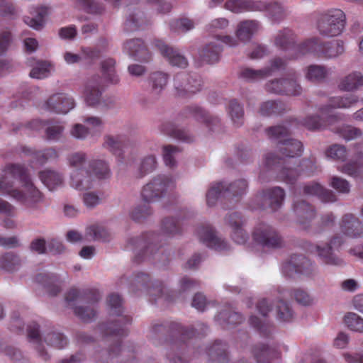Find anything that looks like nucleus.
<instances>
[{
    "mask_svg": "<svg viewBox=\"0 0 363 363\" xmlns=\"http://www.w3.org/2000/svg\"><path fill=\"white\" fill-rule=\"evenodd\" d=\"M107 303L113 311V314H116L118 318L111 323L99 324L96 330L103 338L111 342L107 351L104 354V360L108 363L109 359L116 357L121 352L120 337L127 335L125 325L130 323L131 318L121 315L122 298L118 294H110L107 298Z\"/></svg>",
    "mask_w": 363,
    "mask_h": 363,
    "instance_id": "1",
    "label": "nucleus"
},
{
    "mask_svg": "<svg viewBox=\"0 0 363 363\" xmlns=\"http://www.w3.org/2000/svg\"><path fill=\"white\" fill-rule=\"evenodd\" d=\"M6 171L18 177L21 186L13 194V199L27 209L35 211L45 201L44 194L35 185L26 169L21 164H11Z\"/></svg>",
    "mask_w": 363,
    "mask_h": 363,
    "instance_id": "2",
    "label": "nucleus"
},
{
    "mask_svg": "<svg viewBox=\"0 0 363 363\" xmlns=\"http://www.w3.org/2000/svg\"><path fill=\"white\" fill-rule=\"evenodd\" d=\"M295 57H301L308 53L316 52L318 56L325 59H334L342 55L345 51V43L340 39L328 42H321L319 38L312 37L301 42L296 47Z\"/></svg>",
    "mask_w": 363,
    "mask_h": 363,
    "instance_id": "3",
    "label": "nucleus"
},
{
    "mask_svg": "<svg viewBox=\"0 0 363 363\" xmlns=\"http://www.w3.org/2000/svg\"><path fill=\"white\" fill-rule=\"evenodd\" d=\"M346 26V15L340 9H333L320 13L316 21V29L324 38L341 35Z\"/></svg>",
    "mask_w": 363,
    "mask_h": 363,
    "instance_id": "4",
    "label": "nucleus"
},
{
    "mask_svg": "<svg viewBox=\"0 0 363 363\" xmlns=\"http://www.w3.org/2000/svg\"><path fill=\"white\" fill-rule=\"evenodd\" d=\"M266 132L271 139L279 140L278 152L286 162L288 159L298 157L302 155L303 147L301 141L284 138L289 134V129L287 127L273 126L267 128Z\"/></svg>",
    "mask_w": 363,
    "mask_h": 363,
    "instance_id": "5",
    "label": "nucleus"
},
{
    "mask_svg": "<svg viewBox=\"0 0 363 363\" xmlns=\"http://www.w3.org/2000/svg\"><path fill=\"white\" fill-rule=\"evenodd\" d=\"M160 240L161 236L152 233L131 238L129 246L135 254V260L140 262L154 257L161 246L158 244Z\"/></svg>",
    "mask_w": 363,
    "mask_h": 363,
    "instance_id": "6",
    "label": "nucleus"
},
{
    "mask_svg": "<svg viewBox=\"0 0 363 363\" xmlns=\"http://www.w3.org/2000/svg\"><path fill=\"white\" fill-rule=\"evenodd\" d=\"M298 74L294 70L287 72L285 77L274 79L265 84L267 91L276 94L299 96L302 87L298 82Z\"/></svg>",
    "mask_w": 363,
    "mask_h": 363,
    "instance_id": "7",
    "label": "nucleus"
},
{
    "mask_svg": "<svg viewBox=\"0 0 363 363\" xmlns=\"http://www.w3.org/2000/svg\"><path fill=\"white\" fill-rule=\"evenodd\" d=\"M248 184L245 179H240L225 184L218 182L211 186L206 194V202L209 206L215 205L218 198L223 194L225 196L239 197L246 193Z\"/></svg>",
    "mask_w": 363,
    "mask_h": 363,
    "instance_id": "8",
    "label": "nucleus"
},
{
    "mask_svg": "<svg viewBox=\"0 0 363 363\" xmlns=\"http://www.w3.org/2000/svg\"><path fill=\"white\" fill-rule=\"evenodd\" d=\"M174 187V181L170 177L160 174L143 187L141 197L145 203L155 202L164 197L167 191Z\"/></svg>",
    "mask_w": 363,
    "mask_h": 363,
    "instance_id": "9",
    "label": "nucleus"
},
{
    "mask_svg": "<svg viewBox=\"0 0 363 363\" xmlns=\"http://www.w3.org/2000/svg\"><path fill=\"white\" fill-rule=\"evenodd\" d=\"M284 277L292 278L295 274L312 277L315 272V264L303 255H293L282 263Z\"/></svg>",
    "mask_w": 363,
    "mask_h": 363,
    "instance_id": "10",
    "label": "nucleus"
},
{
    "mask_svg": "<svg viewBox=\"0 0 363 363\" xmlns=\"http://www.w3.org/2000/svg\"><path fill=\"white\" fill-rule=\"evenodd\" d=\"M253 239L261 245L269 248H281L284 246L283 238L272 226L265 223L257 225L252 233Z\"/></svg>",
    "mask_w": 363,
    "mask_h": 363,
    "instance_id": "11",
    "label": "nucleus"
},
{
    "mask_svg": "<svg viewBox=\"0 0 363 363\" xmlns=\"http://www.w3.org/2000/svg\"><path fill=\"white\" fill-rule=\"evenodd\" d=\"M173 86L175 94L179 97H189L200 91L201 79L185 72H179L174 76Z\"/></svg>",
    "mask_w": 363,
    "mask_h": 363,
    "instance_id": "12",
    "label": "nucleus"
},
{
    "mask_svg": "<svg viewBox=\"0 0 363 363\" xmlns=\"http://www.w3.org/2000/svg\"><path fill=\"white\" fill-rule=\"evenodd\" d=\"M292 210L299 227L308 233L312 231L311 222L317 215L315 208L306 200L296 199L293 201Z\"/></svg>",
    "mask_w": 363,
    "mask_h": 363,
    "instance_id": "13",
    "label": "nucleus"
},
{
    "mask_svg": "<svg viewBox=\"0 0 363 363\" xmlns=\"http://www.w3.org/2000/svg\"><path fill=\"white\" fill-rule=\"evenodd\" d=\"M293 167L289 164H285L280 172V177L284 181L293 183L299 177L301 172L310 176L317 170L316 160L315 157L305 158Z\"/></svg>",
    "mask_w": 363,
    "mask_h": 363,
    "instance_id": "14",
    "label": "nucleus"
},
{
    "mask_svg": "<svg viewBox=\"0 0 363 363\" xmlns=\"http://www.w3.org/2000/svg\"><path fill=\"white\" fill-rule=\"evenodd\" d=\"M284 197V189L276 186L264 190L256 199L260 208L274 212L282 206Z\"/></svg>",
    "mask_w": 363,
    "mask_h": 363,
    "instance_id": "15",
    "label": "nucleus"
},
{
    "mask_svg": "<svg viewBox=\"0 0 363 363\" xmlns=\"http://www.w3.org/2000/svg\"><path fill=\"white\" fill-rule=\"evenodd\" d=\"M342 242V236L337 235L333 236L325 245L315 246L316 254L323 263L329 265L342 264V260L335 253V250L340 247Z\"/></svg>",
    "mask_w": 363,
    "mask_h": 363,
    "instance_id": "16",
    "label": "nucleus"
},
{
    "mask_svg": "<svg viewBox=\"0 0 363 363\" xmlns=\"http://www.w3.org/2000/svg\"><path fill=\"white\" fill-rule=\"evenodd\" d=\"M75 106L72 96L65 93L52 94L43 105L45 109L57 114H66Z\"/></svg>",
    "mask_w": 363,
    "mask_h": 363,
    "instance_id": "17",
    "label": "nucleus"
},
{
    "mask_svg": "<svg viewBox=\"0 0 363 363\" xmlns=\"http://www.w3.org/2000/svg\"><path fill=\"white\" fill-rule=\"evenodd\" d=\"M155 45L158 48L161 54L167 59L169 63L172 66L181 69H185L188 67V60L178 50H174L161 40H155Z\"/></svg>",
    "mask_w": 363,
    "mask_h": 363,
    "instance_id": "18",
    "label": "nucleus"
},
{
    "mask_svg": "<svg viewBox=\"0 0 363 363\" xmlns=\"http://www.w3.org/2000/svg\"><path fill=\"white\" fill-rule=\"evenodd\" d=\"M70 186L78 191H87L92 189L96 183L94 176L86 167L74 171L70 175Z\"/></svg>",
    "mask_w": 363,
    "mask_h": 363,
    "instance_id": "19",
    "label": "nucleus"
},
{
    "mask_svg": "<svg viewBox=\"0 0 363 363\" xmlns=\"http://www.w3.org/2000/svg\"><path fill=\"white\" fill-rule=\"evenodd\" d=\"M200 240L208 247L218 251H224L229 249L227 242L216 235V232L211 226H202L197 230Z\"/></svg>",
    "mask_w": 363,
    "mask_h": 363,
    "instance_id": "20",
    "label": "nucleus"
},
{
    "mask_svg": "<svg viewBox=\"0 0 363 363\" xmlns=\"http://www.w3.org/2000/svg\"><path fill=\"white\" fill-rule=\"evenodd\" d=\"M101 83L102 78L98 74L91 76L86 82L83 96L89 106H96L99 103L102 95Z\"/></svg>",
    "mask_w": 363,
    "mask_h": 363,
    "instance_id": "21",
    "label": "nucleus"
},
{
    "mask_svg": "<svg viewBox=\"0 0 363 363\" xmlns=\"http://www.w3.org/2000/svg\"><path fill=\"white\" fill-rule=\"evenodd\" d=\"M123 50L134 60L147 62L150 54L144 42L140 38L126 40L123 44Z\"/></svg>",
    "mask_w": 363,
    "mask_h": 363,
    "instance_id": "22",
    "label": "nucleus"
},
{
    "mask_svg": "<svg viewBox=\"0 0 363 363\" xmlns=\"http://www.w3.org/2000/svg\"><path fill=\"white\" fill-rule=\"evenodd\" d=\"M341 232L351 238H358L363 235V224L359 219L352 213L345 214L340 222Z\"/></svg>",
    "mask_w": 363,
    "mask_h": 363,
    "instance_id": "23",
    "label": "nucleus"
},
{
    "mask_svg": "<svg viewBox=\"0 0 363 363\" xmlns=\"http://www.w3.org/2000/svg\"><path fill=\"white\" fill-rule=\"evenodd\" d=\"M295 43L296 36L293 31L288 28L279 31L274 39L276 46L285 51L291 50L292 52L290 54L291 59L297 58L295 57L297 52L296 47L301 43L296 45Z\"/></svg>",
    "mask_w": 363,
    "mask_h": 363,
    "instance_id": "24",
    "label": "nucleus"
},
{
    "mask_svg": "<svg viewBox=\"0 0 363 363\" xmlns=\"http://www.w3.org/2000/svg\"><path fill=\"white\" fill-rule=\"evenodd\" d=\"M101 296L99 293L92 291H80L77 289H71L66 294L65 300L68 306L74 310V307L83 303L86 300L99 301Z\"/></svg>",
    "mask_w": 363,
    "mask_h": 363,
    "instance_id": "25",
    "label": "nucleus"
},
{
    "mask_svg": "<svg viewBox=\"0 0 363 363\" xmlns=\"http://www.w3.org/2000/svg\"><path fill=\"white\" fill-rule=\"evenodd\" d=\"M150 277L147 274L140 272L133 276L130 280V289L133 291L147 290L150 296H160L162 294V287L155 286L149 287Z\"/></svg>",
    "mask_w": 363,
    "mask_h": 363,
    "instance_id": "26",
    "label": "nucleus"
},
{
    "mask_svg": "<svg viewBox=\"0 0 363 363\" xmlns=\"http://www.w3.org/2000/svg\"><path fill=\"white\" fill-rule=\"evenodd\" d=\"M260 28L259 22L256 20H242L240 21L235 30V36L240 42L248 43Z\"/></svg>",
    "mask_w": 363,
    "mask_h": 363,
    "instance_id": "27",
    "label": "nucleus"
},
{
    "mask_svg": "<svg viewBox=\"0 0 363 363\" xmlns=\"http://www.w3.org/2000/svg\"><path fill=\"white\" fill-rule=\"evenodd\" d=\"M226 223L232 228V238L238 244H245L248 239V235L242 228L243 221L239 213H229L225 218Z\"/></svg>",
    "mask_w": 363,
    "mask_h": 363,
    "instance_id": "28",
    "label": "nucleus"
},
{
    "mask_svg": "<svg viewBox=\"0 0 363 363\" xmlns=\"http://www.w3.org/2000/svg\"><path fill=\"white\" fill-rule=\"evenodd\" d=\"M225 7L233 13H240L247 11H261L264 7V5L261 1L228 0L225 4Z\"/></svg>",
    "mask_w": 363,
    "mask_h": 363,
    "instance_id": "29",
    "label": "nucleus"
},
{
    "mask_svg": "<svg viewBox=\"0 0 363 363\" xmlns=\"http://www.w3.org/2000/svg\"><path fill=\"white\" fill-rule=\"evenodd\" d=\"M363 86V74L352 71L343 77L338 84V89L343 91H354Z\"/></svg>",
    "mask_w": 363,
    "mask_h": 363,
    "instance_id": "30",
    "label": "nucleus"
},
{
    "mask_svg": "<svg viewBox=\"0 0 363 363\" xmlns=\"http://www.w3.org/2000/svg\"><path fill=\"white\" fill-rule=\"evenodd\" d=\"M252 353L258 363H277L280 359L279 353L264 344L254 346Z\"/></svg>",
    "mask_w": 363,
    "mask_h": 363,
    "instance_id": "31",
    "label": "nucleus"
},
{
    "mask_svg": "<svg viewBox=\"0 0 363 363\" xmlns=\"http://www.w3.org/2000/svg\"><path fill=\"white\" fill-rule=\"evenodd\" d=\"M102 146L115 155H121L125 146L126 137L123 134H107L104 136Z\"/></svg>",
    "mask_w": 363,
    "mask_h": 363,
    "instance_id": "32",
    "label": "nucleus"
},
{
    "mask_svg": "<svg viewBox=\"0 0 363 363\" xmlns=\"http://www.w3.org/2000/svg\"><path fill=\"white\" fill-rule=\"evenodd\" d=\"M359 101V98L354 95H344L332 97L329 101V104L320 108V111L324 114L328 112L329 108H350L353 107Z\"/></svg>",
    "mask_w": 363,
    "mask_h": 363,
    "instance_id": "33",
    "label": "nucleus"
},
{
    "mask_svg": "<svg viewBox=\"0 0 363 363\" xmlns=\"http://www.w3.org/2000/svg\"><path fill=\"white\" fill-rule=\"evenodd\" d=\"M108 40L106 38H100L94 46H82L80 50L83 58L94 61L98 60L108 50Z\"/></svg>",
    "mask_w": 363,
    "mask_h": 363,
    "instance_id": "34",
    "label": "nucleus"
},
{
    "mask_svg": "<svg viewBox=\"0 0 363 363\" xmlns=\"http://www.w3.org/2000/svg\"><path fill=\"white\" fill-rule=\"evenodd\" d=\"M189 110L197 121L203 123L209 130L214 131L219 127L220 119L216 116L209 115L203 108L199 106H191Z\"/></svg>",
    "mask_w": 363,
    "mask_h": 363,
    "instance_id": "35",
    "label": "nucleus"
},
{
    "mask_svg": "<svg viewBox=\"0 0 363 363\" xmlns=\"http://www.w3.org/2000/svg\"><path fill=\"white\" fill-rule=\"evenodd\" d=\"M98 301L86 300L83 303L74 307V313L84 322H89L95 319L97 313L96 304Z\"/></svg>",
    "mask_w": 363,
    "mask_h": 363,
    "instance_id": "36",
    "label": "nucleus"
},
{
    "mask_svg": "<svg viewBox=\"0 0 363 363\" xmlns=\"http://www.w3.org/2000/svg\"><path fill=\"white\" fill-rule=\"evenodd\" d=\"M38 177L50 191L60 186L64 181L63 175L61 173L50 169L40 171Z\"/></svg>",
    "mask_w": 363,
    "mask_h": 363,
    "instance_id": "37",
    "label": "nucleus"
},
{
    "mask_svg": "<svg viewBox=\"0 0 363 363\" xmlns=\"http://www.w3.org/2000/svg\"><path fill=\"white\" fill-rule=\"evenodd\" d=\"M147 23L145 14L139 7L128 9V16L125 23V29L133 31L142 28Z\"/></svg>",
    "mask_w": 363,
    "mask_h": 363,
    "instance_id": "38",
    "label": "nucleus"
},
{
    "mask_svg": "<svg viewBox=\"0 0 363 363\" xmlns=\"http://www.w3.org/2000/svg\"><path fill=\"white\" fill-rule=\"evenodd\" d=\"M94 176V179H105L110 177L111 169L108 163L102 160H91L86 167Z\"/></svg>",
    "mask_w": 363,
    "mask_h": 363,
    "instance_id": "39",
    "label": "nucleus"
},
{
    "mask_svg": "<svg viewBox=\"0 0 363 363\" xmlns=\"http://www.w3.org/2000/svg\"><path fill=\"white\" fill-rule=\"evenodd\" d=\"M50 7L48 6H40L33 9L35 16L24 17V22L30 27L38 30L43 26V18L50 13Z\"/></svg>",
    "mask_w": 363,
    "mask_h": 363,
    "instance_id": "40",
    "label": "nucleus"
},
{
    "mask_svg": "<svg viewBox=\"0 0 363 363\" xmlns=\"http://www.w3.org/2000/svg\"><path fill=\"white\" fill-rule=\"evenodd\" d=\"M219 324L223 328H230L240 324L244 320L242 315L231 309L221 311L217 316Z\"/></svg>",
    "mask_w": 363,
    "mask_h": 363,
    "instance_id": "41",
    "label": "nucleus"
},
{
    "mask_svg": "<svg viewBox=\"0 0 363 363\" xmlns=\"http://www.w3.org/2000/svg\"><path fill=\"white\" fill-rule=\"evenodd\" d=\"M101 72L103 79L108 83L116 84L119 82V77L116 72V61L113 58H108L101 62Z\"/></svg>",
    "mask_w": 363,
    "mask_h": 363,
    "instance_id": "42",
    "label": "nucleus"
},
{
    "mask_svg": "<svg viewBox=\"0 0 363 363\" xmlns=\"http://www.w3.org/2000/svg\"><path fill=\"white\" fill-rule=\"evenodd\" d=\"M28 336L31 341L36 343V350L39 356L45 361L50 359V356L42 346L41 335L40 334L39 325L33 323L28 326Z\"/></svg>",
    "mask_w": 363,
    "mask_h": 363,
    "instance_id": "43",
    "label": "nucleus"
},
{
    "mask_svg": "<svg viewBox=\"0 0 363 363\" xmlns=\"http://www.w3.org/2000/svg\"><path fill=\"white\" fill-rule=\"evenodd\" d=\"M222 47L216 43H210L205 45L200 52V57L207 63L213 64L218 62Z\"/></svg>",
    "mask_w": 363,
    "mask_h": 363,
    "instance_id": "44",
    "label": "nucleus"
},
{
    "mask_svg": "<svg viewBox=\"0 0 363 363\" xmlns=\"http://www.w3.org/2000/svg\"><path fill=\"white\" fill-rule=\"evenodd\" d=\"M169 76L162 72H155L150 75L149 83L152 94L159 95L166 87Z\"/></svg>",
    "mask_w": 363,
    "mask_h": 363,
    "instance_id": "45",
    "label": "nucleus"
},
{
    "mask_svg": "<svg viewBox=\"0 0 363 363\" xmlns=\"http://www.w3.org/2000/svg\"><path fill=\"white\" fill-rule=\"evenodd\" d=\"M264 7L260 11H267L269 16L274 21H281L287 16V9L279 1L263 2Z\"/></svg>",
    "mask_w": 363,
    "mask_h": 363,
    "instance_id": "46",
    "label": "nucleus"
},
{
    "mask_svg": "<svg viewBox=\"0 0 363 363\" xmlns=\"http://www.w3.org/2000/svg\"><path fill=\"white\" fill-rule=\"evenodd\" d=\"M270 76L269 69H254L252 68H243L239 73V77L248 82H254L263 79Z\"/></svg>",
    "mask_w": 363,
    "mask_h": 363,
    "instance_id": "47",
    "label": "nucleus"
},
{
    "mask_svg": "<svg viewBox=\"0 0 363 363\" xmlns=\"http://www.w3.org/2000/svg\"><path fill=\"white\" fill-rule=\"evenodd\" d=\"M20 257L12 252H6L0 257V267L6 272H14L21 266Z\"/></svg>",
    "mask_w": 363,
    "mask_h": 363,
    "instance_id": "48",
    "label": "nucleus"
},
{
    "mask_svg": "<svg viewBox=\"0 0 363 363\" xmlns=\"http://www.w3.org/2000/svg\"><path fill=\"white\" fill-rule=\"evenodd\" d=\"M35 280L37 282L48 287L52 295H57L61 291L60 286L57 284L59 281V277L55 274L50 275L46 273H39L36 275Z\"/></svg>",
    "mask_w": 363,
    "mask_h": 363,
    "instance_id": "49",
    "label": "nucleus"
},
{
    "mask_svg": "<svg viewBox=\"0 0 363 363\" xmlns=\"http://www.w3.org/2000/svg\"><path fill=\"white\" fill-rule=\"evenodd\" d=\"M157 165V158L154 155H147L143 157L137 170V177L143 178L145 175L156 169Z\"/></svg>",
    "mask_w": 363,
    "mask_h": 363,
    "instance_id": "50",
    "label": "nucleus"
},
{
    "mask_svg": "<svg viewBox=\"0 0 363 363\" xmlns=\"http://www.w3.org/2000/svg\"><path fill=\"white\" fill-rule=\"evenodd\" d=\"M43 340L48 345L57 349L63 348L67 343V338L63 334L54 330L44 331Z\"/></svg>",
    "mask_w": 363,
    "mask_h": 363,
    "instance_id": "51",
    "label": "nucleus"
},
{
    "mask_svg": "<svg viewBox=\"0 0 363 363\" xmlns=\"http://www.w3.org/2000/svg\"><path fill=\"white\" fill-rule=\"evenodd\" d=\"M11 164H6L2 172L3 175L0 177V194L2 195H8L13 198L14 192L17 191L18 188L14 187L13 182L9 180V177L14 178L11 173L6 171L8 166Z\"/></svg>",
    "mask_w": 363,
    "mask_h": 363,
    "instance_id": "52",
    "label": "nucleus"
},
{
    "mask_svg": "<svg viewBox=\"0 0 363 363\" xmlns=\"http://www.w3.org/2000/svg\"><path fill=\"white\" fill-rule=\"evenodd\" d=\"M328 69L323 65H312L307 67L306 78L313 82L323 81L328 75Z\"/></svg>",
    "mask_w": 363,
    "mask_h": 363,
    "instance_id": "53",
    "label": "nucleus"
},
{
    "mask_svg": "<svg viewBox=\"0 0 363 363\" xmlns=\"http://www.w3.org/2000/svg\"><path fill=\"white\" fill-rule=\"evenodd\" d=\"M228 113L233 124L241 126L244 123V110L242 106L235 100L230 101L229 104Z\"/></svg>",
    "mask_w": 363,
    "mask_h": 363,
    "instance_id": "54",
    "label": "nucleus"
},
{
    "mask_svg": "<svg viewBox=\"0 0 363 363\" xmlns=\"http://www.w3.org/2000/svg\"><path fill=\"white\" fill-rule=\"evenodd\" d=\"M284 110V105L280 101H267L263 102L259 108V113L263 116L280 113Z\"/></svg>",
    "mask_w": 363,
    "mask_h": 363,
    "instance_id": "55",
    "label": "nucleus"
},
{
    "mask_svg": "<svg viewBox=\"0 0 363 363\" xmlns=\"http://www.w3.org/2000/svg\"><path fill=\"white\" fill-rule=\"evenodd\" d=\"M320 113H322L320 111ZM327 112L322 114V117L317 115L307 116L303 121V125L310 130H320L327 125V121L323 118Z\"/></svg>",
    "mask_w": 363,
    "mask_h": 363,
    "instance_id": "56",
    "label": "nucleus"
},
{
    "mask_svg": "<svg viewBox=\"0 0 363 363\" xmlns=\"http://www.w3.org/2000/svg\"><path fill=\"white\" fill-rule=\"evenodd\" d=\"M294 311L289 303L279 301L277 306V318L281 322H290L294 319Z\"/></svg>",
    "mask_w": 363,
    "mask_h": 363,
    "instance_id": "57",
    "label": "nucleus"
},
{
    "mask_svg": "<svg viewBox=\"0 0 363 363\" xmlns=\"http://www.w3.org/2000/svg\"><path fill=\"white\" fill-rule=\"evenodd\" d=\"M335 223V216L333 213H327L320 216L315 228H312L311 234H317L323 231L325 228L332 227Z\"/></svg>",
    "mask_w": 363,
    "mask_h": 363,
    "instance_id": "58",
    "label": "nucleus"
},
{
    "mask_svg": "<svg viewBox=\"0 0 363 363\" xmlns=\"http://www.w3.org/2000/svg\"><path fill=\"white\" fill-rule=\"evenodd\" d=\"M86 236L93 240L106 241L110 238V233L103 226L91 225L86 230Z\"/></svg>",
    "mask_w": 363,
    "mask_h": 363,
    "instance_id": "59",
    "label": "nucleus"
},
{
    "mask_svg": "<svg viewBox=\"0 0 363 363\" xmlns=\"http://www.w3.org/2000/svg\"><path fill=\"white\" fill-rule=\"evenodd\" d=\"M337 133L346 140H354L363 135L362 129L352 125H342L337 128Z\"/></svg>",
    "mask_w": 363,
    "mask_h": 363,
    "instance_id": "60",
    "label": "nucleus"
},
{
    "mask_svg": "<svg viewBox=\"0 0 363 363\" xmlns=\"http://www.w3.org/2000/svg\"><path fill=\"white\" fill-rule=\"evenodd\" d=\"M345 323L352 330L363 333V319L354 313H347L344 318Z\"/></svg>",
    "mask_w": 363,
    "mask_h": 363,
    "instance_id": "61",
    "label": "nucleus"
},
{
    "mask_svg": "<svg viewBox=\"0 0 363 363\" xmlns=\"http://www.w3.org/2000/svg\"><path fill=\"white\" fill-rule=\"evenodd\" d=\"M170 29L177 33H185L194 27V22L189 18L174 19L169 23Z\"/></svg>",
    "mask_w": 363,
    "mask_h": 363,
    "instance_id": "62",
    "label": "nucleus"
},
{
    "mask_svg": "<svg viewBox=\"0 0 363 363\" xmlns=\"http://www.w3.org/2000/svg\"><path fill=\"white\" fill-rule=\"evenodd\" d=\"M180 152L179 149L174 145H169L163 147V160L167 166L173 168L176 166L175 155Z\"/></svg>",
    "mask_w": 363,
    "mask_h": 363,
    "instance_id": "63",
    "label": "nucleus"
},
{
    "mask_svg": "<svg viewBox=\"0 0 363 363\" xmlns=\"http://www.w3.org/2000/svg\"><path fill=\"white\" fill-rule=\"evenodd\" d=\"M150 203L140 204L136 206L131 212L130 217L135 221L140 222L152 213Z\"/></svg>",
    "mask_w": 363,
    "mask_h": 363,
    "instance_id": "64",
    "label": "nucleus"
}]
</instances>
